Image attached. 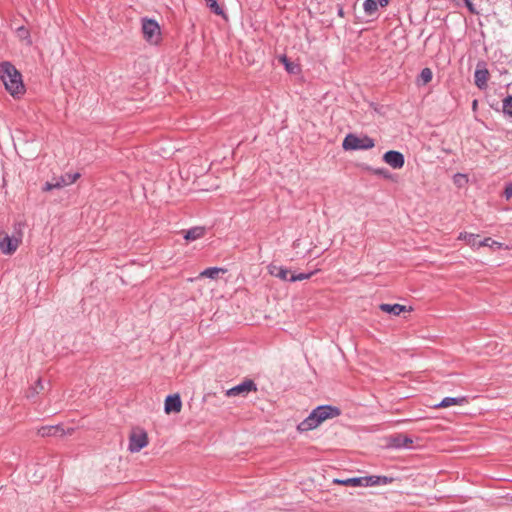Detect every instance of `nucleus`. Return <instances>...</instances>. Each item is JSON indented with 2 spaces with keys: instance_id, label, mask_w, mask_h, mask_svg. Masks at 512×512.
Masks as SVG:
<instances>
[{
  "instance_id": "nucleus-1",
  "label": "nucleus",
  "mask_w": 512,
  "mask_h": 512,
  "mask_svg": "<svg viewBox=\"0 0 512 512\" xmlns=\"http://www.w3.org/2000/svg\"><path fill=\"white\" fill-rule=\"evenodd\" d=\"M341 414V411L338 407L332 405H319L314 408L311 413L301 421L297 430L299 432H307L317 428L321 423L325 420L337 417Z\"/></svg>"
},
{
  "instance_id": "nucleus-2",
  "label": "nucleus",
  "mask_w": 512,
  "mask_h": 512,
  "mask_svg": "<svg viewBox=\"0 0 512 512\" xmlns=\"http://www.w3.org/2000/svg\"><path fill=\"white\" fill-rule=\"evenodd\" d=\"M0 79L13 97H19L25 92L22 76L10 62L0 63Z\"/></svg>"
},
{
  "instance_id": "nucleus-3",
  "label": "nucleus",
  "mask_w": 512,
  "mask_h": 512,
  "mask_svg": "<svg viewBox=\"0 0 512 512\" xmlns=\"http://www.w3.org/2000/svg\"><path fill=\"white\" fill-rule=\"evenodd\" d=\"M374 146V140L367 135L358 137L354 134H348L342 143L344 150H368Z\"/></svg>"
},
{
  "instance_id": "nucleus-4",
  "label": "nucleus",
  "mask_w": 512,
  "mask_h": 512,
  "mask_svg": "<svg viewBox=\"0 0 512 512\" xmlns=\"http://www.w3.org/2000/svg\"><path fill=\"white\" fill-rule=\"evenodd\" d=\"M142 33L144 39L150 44H158L161 40L160 26L154 19H142Z\"/></svg>"
},
{
  "instance_id": "nucleus-5",
  "label": "nucleus",
  "mask_w": 512,
  "mask_h": 512,
  "mask_svg": "<svg viewBox=\"0 0 512 512\" xmlns=\"http://www.w3.org/2000/svg\"><path fill=\"white\" fill-rule=\"evenodd\" d=\"M80 177V173H66L59 177H54L51 181H47L42 190L43 191H51L53 189H59L68 185L73 184Z\"/></svg>"
},
{
  "instance_id": "nucleus-6",
  "label": "nucleus",
  "mask_w": 512,
  "mask_h": 512,
  "mask_svg": "<svg viewBox=\"0 0 512 512\" xmlns=\"http://www.w3.org/2000/svg\"><path fill=\"white\" fill-rule=\"evenodd\" d=\"M490 77L489 70L485 61H478L474 72V84L480 90H485L488 87V80Z\"/></svg>"
},
{
  "instance_id": "nucleus-7",
  "label": "nucleus",
  "mask_w": 512,
  "mask_h": 512,
  "mask_svg": "<svg viewBox=\"0 0 512 512\" xmlns=\"http://www.w3.org/2000/svg\"><path fill=\"white\" fill-rule=\"evenodd\" d=\"M21 242V234L18 236L0 233V250L7 255L14 253Z\"/></svg>"
},
{
  "instance_id": "nucleus-8",
  "label": "nucleus",
  "mask_w": 512,
  "mask_h": 512,
  "mask_svg": "<svg viewBox=\"0 0 512 512\" xmlns=\"http://www.w3.org/2000/svg\"><path fill=\"white\" fill-rule=\"evenodd\" d=\"M148 444V437L146 432L143 430L133 432L129 437L128 449L130 452H139L141 449L146 447Z\"/></svg>"
},
{
  "instance_id": "nucleus-9",
  "label": "nucleus",
  "mask_w": 512,
  "mask_h": 512,
  "mask_svg": "<svg viewBox=\"0 0 512 512\" xmlns=\"http://www.w3.org/2000/svg\"><path fill=\"white\" fill-rule=\"evenodd\" d=\"M257 391L255 382L251 379L245 380L240 384L228 389L226 395L229 397L237 395H247L249 392Z\"/></svg>"
},
{
  "instance_id": "nucleus-10",
  "label": "nucleus",
  "mask_w": 512,
  "mask_h": 512,
  "mask_svg": "<svg viewBox=\"0 0 512 512\" xmlns=\"http://www.w3.org/2000/svg\"><path fill=\"white\" fill-rule=\"evenodd\" d=\"M383 160L393 169H400L404 166V155L396 150H389L384 153Z\"/></svg>"
},
{
  "instance_id": "nucleus-11",
  "label": "nucleus",
  "mask_w": 512,
  "mask_h": 512,
  "mask_svg": "<svg viewBox=\"0 0 512 512\" xmlns=\"http://www.w3.org/2000/svg\"><path fill=\"white\" fill-rule=\"evenodd\" d=\"M412 443V438L403 434H397L389 438V446L396 449L410 448Z\"/></svg>"
},
{
  "instance_id": "nucleus-12",
  "label": "nucleus",
  "mask_w": 512,
  "mask_h": 512,
  "mask_svg": "<svg viewBox=\"0 0 512 512\" xmlns=\"http://www.w3.org/2000/svg\"><path fill=\"white\" fill-rule=\"evenodd\" d=\"M182 402L178 394L168 395L165 399L164 410L167 414L174 412L178 413L181 411Z\"/></svg>"
},
{
  "instance_id": "nucleus-13",
  "label": "nucleus",
  "mask_w": 512,
  "mask_h": 512,
  "mask_svg": "<svg viewBox=\"0 0 512 512\" xmlns=\"http://www.w3.org/2000/svg\"><path fill=\"white\" fill-rule=\"evenodd\" d=\"M363 479H364V487L388 485L393 482L392 477L380 476V475L363 476Z\"/></svg>"
},
{
  "instance_id": "nucleus-14",
  "label": "nucleus",
  "mask_w": 512,
  "mask_h": 512,
  "mask_svg": "<svg viewBox=\"0 0 512 512\" xmlns=\"http://www.w3.org/2000/svg\"><path fill=\"white\" fill-rule=\"evenodd\" d=\"M334 484L349 486V487H364L363 476L351 477V478H335L333 479Z\"/></svg>"
},
{
  "instance_id": "nucleus-15",
  "label": "nucleus",
  "mask_w": 512,
  "mask_h": 512,
  "mask_svg": "<svg viewBox=\"0 0 512 512\" xmlns=\"http://www.w3.org/2000/svg\"><path fill=\"white\" fill-rule=\"evenodd\" d=\"M467 399L465 396L461 397H445L442 401L435 405V408H447L452 405H463Z\"/></svg>"
},
{
  "instance_id": "nucleus-16",
  "label": "nucleus",
  "mask_w": 512,
  "mask_h": 512,
  "mask_svg": "<svg viewBox=\"0 0 512 512\" xmlns=\"http://www.w3.org/2000/svg\"><path fill=\"white\" fill-rule=\"evenodd\" d=\"M205 234V228L201 226H195L185 231L184 239L187 241H195L200 239Z\"/></svg>"
},
{
  "instance_id": "nucleus-17",
  "label": "nucleus",
  "mask_w": 512,
  "mask_h": 512,
  "mask_svg": "<svg viewBox=\"0 0 512 512\" xmlns=\"http://www.w3.org/2000/svg\"><path fill=\"white\" fill-rule=\"evenodd\" d=\"M379 308L381 311L394 316H398L402 312L406 311V306L401 304H381Z\"/></svg>"
},
{
  "instance_id": "nucleus-18",
  "label": "nucleus",
  "mask_w": 512,
  "mask_h": 512,
  "mask_svg": "<svg viewBox=\"0 0 512 512\" xmlns=\"http://www.w3.org/2000/svg\"><path fill=\"white\" fill-rule=\"evenodd\" d=\"M478 235L468 232H461L458 236L459 240L465 241L467 245L474 249H478L481 246H478V242L480 241L478 239Z\"/></svg>"
},
{
  "instance_id": "nucleus-19",
  "label": "nucleus",
  "mask_w": 512,
  "mask_h": 512,
  "mask_svg": "<svg viewBox=\"0 0 512 512\" xmlns=\"http://www.w3.org/2000/svg\"><path fill=\"white\" fill-rule=\"evenodd\" d=\"M269 272H270V274H272L273 276H275L281 280L289 281L290 271L287 268H284L282 266H272V267L270 266Z\"/></svg>"
},
{
  "instance_id": "nucleus-20",
  "label": "nucleus",
  "mask_w": 512,
  "mask_h": 512,
  "mask_svg": "<svg viewBox=\"0 0 512 512\" xmlns=\"http://www.w3.org/2000/svg\"><path fill=\"white\" fill-rule=\"evenodd\" d=\"M62 429L59 426H42L38 429V435L41 437H47V436H55L59 432H61Z\"/></svg>"
},
{
  "instance_id": "nucleus-21",
  "label": "nucleus",
  "mask_w": 512,
  "mask_h": 512,
  "mask_svg": "<svg viewBox=\"0 0 512 512\" xmlns=\"http://www.w3.org/2000/svg\"><path fill=\"white\" fill-rule=\"evenodd\" d=\"M363 10L367 16H375L378 12L377 1L365 0L363 3Z\"/></svg>"
},
{
  "instance_id": "nucleus-22",
  "label": "nucleus",
  "mask_w": 512,
  "mask_h": 512,
  "mask_svg": "<svg viewBox=\"0 0 512 512\" xmlns=\"http://www.w3.org/2000/svg\"><path fill=\"white\" fill-rule=\"evenodd\" d=\"M225 272H226V270L223 269V268L209 267V268L203 270L200 273V276L201 277H206V278H209V279H216L220 273H225Z\"/></svg>"
},
{
  "instance_id": "nucleus-23",
  "label": "nucleus",
  "mask_w": 512,
  "mask_h": 512,
  "mask_svg": "<svg viewBox=\"0 0 512 512\" xmlns=\"http://www.w3.org/2000/svg\"><path fill=\"white\" fill-rule=\"evenodd\" d=\"M433 74L430 68H423L418 76V85H426L432 80Z\"/></svg>"
},
{
  "instance_id": "nucleus-24",
  "label": "nucleus",
  "mask_w": 512,
  "mask_h": 512,
  "mask_svg": "<svg viewBox=\"0 0 512 512\" xmlns=\"http://www.w3.org/2000/svg\"><path fill=\"white\" fill-rule=\"evenodd\" d=\"M478 246H481V247L487 246L492 249H500L503 246V244L498 241L493 240L490 237H487V238H484L483 240L479 241Z\"/></svg>"
},
{
  "instance_id": "nucleus-25",
  "label": "nucleus",
  "mask_w": 512,
  "mask_h": 512,
  "mask_svg": "<svg viewBox=\"0 0 512 512\" xmlns=\"http://www.w3.org/2000/svg\"><path fill=\"white\" fill-rule=\"evenodd\" d=\"M503 113L512 121V95L503 99Z\"/></svg>"
},
{
  "instance_id": "nucleus-26",
  "label": "nucleus",
  "mask_w": 512,
  "mask_h": 512,
  "mask_svg": "<svg viewBox=\"0 0 512 512\" xmlns=\"http://www.w3.org/2000/svg\"><path fill=\"white\" fill-rule=\"evenodd\" d=\"M205 1L213 13H215L216 15L224 14L223 9L217 3V0H205Z\"/></svg>"
},
{
  "instance_id": "nucleus-27",
  "label": "nucleus",
  "mask_w": 512,
  "mask_h": 512,
  "mask_svg": "<svg viewBox=\"0 0 512 512\" xmlns=\"http://www.w3.org/2000/svg\"><path fill=\"white\" fill-rule=\"evenodd\" d=\"M313 274H314V272L291 274V276L289 278V282L306 280V279H309Z\"/></svg>"
},
{
  "instance_id": "nucleus-28",
  "label": "nucleus",
  "mask_w": 512,
  "mask_h": 512,
  "mask_svg": "<svg viewBox=\"0 0 512 512\" xmlns=\"http://www.w3.org/2000/svg\"><path fill=\"white\" fill-rule=\"evenodd\" d=\"M467 177L465 174H461V173H457L454 175V182L457 184V185H461L462 182H467Z\"/></svg>"
},
{
  "instance_id": "nucleus-29",
  "label": "nucleus",
  "mask_w": 512,
  "mask_h": 512,
  "mask_svg": "<svg viewBox=\"0 0 512 512\" xmlns=\"http://www.w3.org/2000/svg\"><path fill=\"white\" fill-rule=\"evenodd\" d=\"M503 196L507 200H509L512 197V183H508L505 185Z\"/></svg>"
},
{
  "instance_id": "nucleus-30",
  "label": "nucleus",
  "mask_w": 512,
  "mask_h": 512,
  "mask_svg": "<svg viewBox=\"0 0 512 512\" xmlns=\"http://www.w3.org/2000/svg\"><path fill=\"white\" fill-rule=\"evenodd\" d=\"M463 1H464L465 5H466L467 9H468L471 13H473V14H478V12L476 11V9H475V7H474L473 3L471 2V0H463Z\"/></svg>"
},
{
  "instance_id": "nucleus-31",
  "label": "nucleus",
  "mask_w": 512,
  "mask_h": 512,
  "mask_svg": "<svg viewBox=\"0 0 512 512\" xmlns=\"http://www.w3.org/2000/svg\"><path fill=\"white\" fill-rule=\"evenodd\" d=\"M37 389H40V390L44 389V386H43V383H42L41 379L37 380L36 387L33 388V393H37L38 392Z\"/></svg>"
},
{
  "instance_id": "nucleus-32",
  "label": "nucleus",
  "mask_w": 512,
  "mask_h": 512,
  "mask_svg": "<svg viewBox=\"0 0 512 512\" xmlns=\"http://www.w3.org/2000/svg\"><path fill=\"white\" fill-rule=\"evenodd\" d=\"M376 1H377L378 7L384 8V7L388 6L390 0H376Z\"/></svg>"
},
{
  "instance_id": "nucleus-33",
  "label": "nucleus",
  "mask_w": 512,
  "mask_h": 512,
  "mask_svg": "<svg viewBox=\"0 0 512 512\" xmlns=\"http://www.w3.org/2000/svg\"><path fill=\"white\" fill-rule=\"evenodd\" d=\"M375 174L386 176L387 171L385 169H376Z\"/></svg>"
},
{
  "instance_id": "nucleus-34",
  "label": "nucleus",
  "mask_w": 512,
  "mask_h": 512,
  "mask_svg": "<svg viewBox=\"0 0 512 512\" xmlns=\"http://www.w3.org/2000/svg\"><path fill=\"white\" fill-rule=\"evenodd\" d=\"M338 15H340V16H343V15H344L343 8H339V10H338Z\"/></svg>"
},
{
  "instance_id": "nucleus-35",
  "label": "nucleus",
  "mask_w": 512,
  "mask_h": 512,
  "mask_svg": "<svg viewBox=\"0 0 512 512\" xmlns=\"http://www.w3.org/2000/svg\"><path fill=\"white\" fill-rule=\"evenodd\" d=\"M472 107L473 109H475L477 107V100H474L473 103H472Z\"/></svg>"
},
{
  "instance_id": "nucleus-36",
  "label": "nucleus",
  "mask_w": 512,
  "mask_h": 512,
  "mask_svg": "<svg viewBox=\"0 0 512 512\" xmlns=\"http://www.w3.org/2000/svg\"><path fill=\"white\" fill-rule=\"evenodd\" d=\"M287 70H289L290 65L288 63H285Z\"/></svg>"
}]
</instances>
